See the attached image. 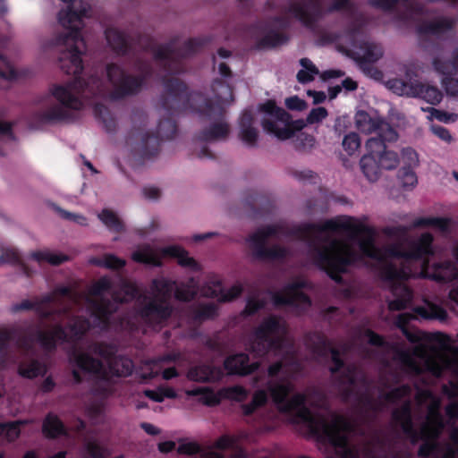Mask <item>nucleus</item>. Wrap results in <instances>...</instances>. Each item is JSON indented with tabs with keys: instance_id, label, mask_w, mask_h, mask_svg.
Here are the masks:
<instances>
[{
	"instance_id": "obj_1",
	"label": "nucleus",
	"mask_w": 458,
	"mask_h": 458,
	"mask_svg": "<svg viewBox=\"0 0 458 458\" xmlns=\"http://www.w3.org/2000/svg\"><path fill=\"white\" fill-rule=\"evenodd\" d=\"M320 233L330 241L318 251V262L331 278L339 282L338 273L345 272L348 266L359 262L361 257L373 259L381 280L392 293L393 299L387 301L390 310H403L411 302L412 293L403 284L409 277L438 282L458 279L457 268L450 262L429 267L428 261H423L419 272L411 269L422 257L434 253L433 237L429 233H423L416 242H402L383 250L375 246L376 231L368 225L367 218L350 216L327 221Z\"/></svg>"
},
{
	"instance_id": "obj_2",
	"label": "nucleus",
	"mask_w": 458,
	"mask_h": 458,
	"mask_svg": "<svg viewBox=\"0 0 458 458\" xmlns=\"http://www.w3.org/2000/svg\"><path fill=\"white\" fill-rule=\"evenodd\" d=\"M90 11L89 4L82 0L74 1L66 11L58 14L60 24L68 31L59 33L51 38L49 46L59 51L58 63L61 70L69 75H73L67 86L57 85L51 94H43L35 99V105L40 110L34 114H67L63 108L80 110L82 102L72 92L83 95H96L101 86L102 81L98 75H91L88 80L82 76V55L86 43L82 37V18L88 17Z\"/></svg>"
},
{
	"instance_id": "obj_3",
	"label": "nucleus",
	"mask_w": 458,
	"mask_h": 458,
	"mask_svg": "<svg viewBox=\"0 0 458 458\" xmlns=\"http://www.w3.org/2000/svg\"><path fill=\"white\" fill-rule=\"evenodd\" d=\"M282 369V362H276L268 367L267 374L271 379L267 384V389L260 388L254 392L251 402L242 405L243 413L250 415L264 406L269 394L279 411L296 412L299 419L307 423L312 432L327 437L335 446L340 458H368V448L360 449L352 444V424L345 418L335 414L313 416L304 406L305 396L301 394H294L289 400L286 399L293 389V384L284 379L273 380V377L278 376Z\"/></svg>"
},
{
	"instance_id": "obj_4",
	"label": "nucleus",
	"mask_w": 458,
	"mask_h": 458,
	"mask_svg": "<svg viewBox=\"0 0 458 458\" xmlns=\"http://www.w3.org/2000/svg\"><path fill=\"white\" fill-rule=\"evenodd\" d=\"M413 318L409 313H402L396 319V326L411 343L415 344L411 352L403 351L397 353L403 368L414 374L427 372L434 377H440L445 370H455L458 367V350L437 348L435 343L443 342V335L440 334L429 335L419 330H409L406 325Z\"/></svg>"
},
{
	"instance_id": "obj_5",
	"label": "nucleus",
	"mask_w": 458,
	"mask_h": 458,
	"mask_svg": "<svg viewBox=\"0 0 458 458\" xmlns=\"http://www.w3.org/2000/svg\"><path fill=\"white\" fill-rule=\"evenodd\" d=\"M416 399L420 409H426V420L420 427L418 434H413L411 420L410 403L404 400L402 409L394 411V420L399 423L403 430L411 437L412 442L419 439L425 440L420 446L419 454L433 458H458V447L449 445H438L435 444V438L443 429L444 424L438 414L440 402L428 390H420Z\"/></svg>"
},
{
	"instance_id": "obj_6",
	"label": "nucleus",
	"mask_w": 458,
	"mask_h": 458,
	"mask_svg": "<svg viewBox=\"0 0 458 458\" xmlns=\"http://www.w3.org/2000/svg\"><path fill=\"white\" fill-rule=\"evenodd\" d=\"M71 360L83 372L108 377H128L133 370L131 360L122 357H111V352L94 346L87 352H74Z\"/></svg>"
},
{
	"instance_id": "obj_7",
	"label": "nucleus",
	"mask_w": 458,
	"mask_h": 458,
	"mask_svg": "<svg viewBox=\"0 0 458 458\" xmlns=\"http://www.w3.org/2000/svg\"><path fill=\"white\" fill-rule=\"evenodd\" d=\"M158 104L168 114L187 110H195L196 114H207L205 112L211 107L210 99L200 92L191 91L183 81L174 77L163 80Z\"/></svg>"
},
{
	"instance_id": "obj_8",
	"label": "nucleus",
	"mask_w": 458,
	"mask_h": 458,
	"mask_svg": "<svg viewBox=\"0 0 458 458\" xmlns=\"http://www.w3.org/2000/svg\"><path fill=\"white\" fill-rule=\"evenodd\" d=\"M111 281L103 277L94 284L90 289L89 302L91 310L93 323L100 325L107 322V315L116 310L118 301H127L133 298L136 293V287L133 284L123 283L120 292L111 294Z\"/></svg>"
},
{
	"instance_id": "obj_9",
	"label": "nucleus",
	"mask_w": 458,
	"mask_h": 458,
	"mask_svg": "<svg viewBox=\"0 0 458 458\" xmlns=\"http://www.w3.org/2000/svg\"><path fill=\"white\" fill-rule=\"evenodd\" d=\"M140 73L137 75L128 73L120 65L114 63L106 65L107 80L112 87L109 98L119 101L133 97L141 92L148 80L153 73L151 65L148 63L138 62Z\"/></svg>"
},
{
	"instance_id": "obj_10",
	"label": "nucleus",
	"mask_w": 458,
	"mask_h": 458,
	"mask_svg": "<svg viewBox=\"0 0 458 458\" xmlns=\"http://www.w3.org/2000/svg\"><path fill=\"white\" fill-rule=\"evenodd\" d=\"M341 11H346L352 15L355 5L352 0H332L327 7L325 6L324 0H300L291 3L287 8L290 14L310 30H314L326 14Z\"/></svg>"
},
{
	"instance_id": "obj_11",
	"label": "nucleus",
	"mask_w": 458,
	"mask_h": 458,
	"mask_svg": "<svg viewBox=\"0 0 458 458\" xmlns=\"http://www.w3.org/2000/svg\"><path fill=\"white\" fill-rule=\"evenodd\" d=\"M286 333L284 321L271 317L256 329L246 344V349L256 356H263L270 351H281L286 340Z\"/></svg>"
},
{
	"instance_id": "obj_12",
	"label": "nucleus",
	"mask_w": 458,
	"mask_h": 458,
	"mask_svg": "<svg viewBox=\"0 0 458 458\" xmlns=\"http://www.w3.org/2000/svg\"><path fill=\"white\" fill-rule=\"evenodd\" d=\"M210 42L209 37L191 38L186 40L182 47H176L177 38H173L165 44L153 47V56L156 61L164 64L166 71L179 73L181 59L193 55Z\"/></svg>"
},
{
	"instance_id": "obj_13",
	"label": "nucleus",
	"mask_w": 458,
	"mask_h": 458,
	"mask_svg": "<svg viewBox=\"0 0 458 458\" xmlns=\"http://www.w3.org/2000/svg\"><path fill=\"white\" fill-rule=\"evenodd\" d=\"M174 289V283L172 281L163 277L153 280L151 288L153 300L140 310L138 314L139 318L152 327L161 325L172 313L167 301Z\"/></svg>"
},
{
	"instance_id": "obj_14",
	"label": "nucleus",
	"mask_w": 458,
	"mask_h": 458,
	"mask_svg": "<svg viewBox=\"0 0 458 458\" xmlns=\"http://www.w3.org/2000/svg\"><path fill=\"white\" fill-rule=\"evenodd\" d=\"M165 256L177 259L178 263L182 267L197 268L195 260L189 256L184 249L178 245H172L163 249H157L150 245H142L131 253V259L137 263L160 267L162 264L161 259Z\"/></svg>"
},
{
	"instance_id": "obj_15",
	"label": "nucleus",
	"mask_w": 458,
	"mask_h": 458,
	"mask_svg": "<svg viewBox=\"0 0 458 458\" xmlns=\"http://www.w3.org/2000/svg\"><path fill=\"white\" fill-rule=\"evenodd\" d=\"M89 327V322L81 318L74 319L68 327V331H64L61 327H55L53 330L44 332L38 335L39 344L51 350L58 343L64 341H74L80 338Z\"/></svg>"
},
{
	"instance_id": "obj_16",
	"label": "nucleus",
	"mask_w": 458,
	"mask_h": 458,
	"mask_svg": "<svg viewBox=\"0 0 458 458\" xmlns=\"http://www.w3.org/2000/svg\"><path fill=\"white\" fill-rule=\"evenodd\" d=\"M355 123L361 133H375L378 136L379 140L372 138L368 140L369 148L379 141H394L398 138L397 132L381 116H356Z\"/></svg>"
},
{
	"instance_id": "obj_17",
	"label": "nucleus",
	"mask_w": 458,
	"mask_h": 458,
	"mask_svg": "<svg viewBox=\"0 0 458 458\" xmlns=\"http://www.w3.org/2000/svg\"><path fill=\"white\" fill-rule=\"evenodd\" d=\"M347 55L357 62L363 72H373V75H381L380 71L372 67V64L383 56V48L380 45L362 39L356 47L347 51Z\"/></svg>"
},
{
	"instance_id": "obj_18",
	"label": "nucleus",
	"mask_w": 458,
	"mask_h": 458,
	"mask_svg": "<svg viewBox=\"0 0 458 458\" xmlns=\"http://www.w3.org/2000/svg\"><path fill=\"white\" fill-rule=\"evenodd\" d=\"M293 116H268L263 122L264 130L279 140L291 138L296 131L305 126L302 120L293 122Z\"/></svg>"
},
{
	"instance_id": "obj_19",
	"label": "nucleus",
	"mask_w": 458,
	"mask_h": 458,
	"mask_svg": "<svg viewBox=\"0 0 458 458\" xmlns=\"http://www.w3.org/2000/svg\"><path fill=\"white\" fill-rule=\"evenodd\" d=\"M276 233L275 226L258 230L249 239L250 246L256 250V256L259 258L277 259L285 255V250L280 247H275L272 250H265L263 248L267 236Z\"/></svg>"
},
{
	"instance_id": "obj_20",
	"label": "nucleus",
	"mask_w": 458,
	"mask_h": 458,
	"mask_svg": "<svg viewBox=\"0 0 458 458\" xmlns=\"http://www.w3.org/2000/svg\"><path fill=\"white\" fill-rule=\"evenodd\" d=\"M303 282H298L288 285L284 291V296L275 295L274 303L293 304L301 309H305L310 305L309 298L301 292V288L304 287Z\"/></svg>"
},
{
	"instance_id": "obj_21",
	"label": "nucleus",
	"mask_w": 458,
	"mask_h": 458,
	"mask_svg": "<svg viewBox=\"0 0 458 458\" xmlns=\"http://www.w3.org/2000/svg\"><path fill=\"white\" fill-rule=\"evenodd\" d=\"M242 291L240 284H233L231 288L224 291L218 281H212L204 285L201 289L202 295L216 298L219 301H230L239 296Z\"/></svg>"
},
{
	"instance_id": "obj_22",
	"label": "nucleus",
	"mask_w": 458,
	"mask_h": 458,
	"mask_svg": "<svg viewBox=\"0 0 458 458\" xmlns=\"http://www.w3.org/2000/svg\"><path fill=\"white\" fill-rule=\"evenodd\" d=\"M108 46L119 56H125L131 50L129 37L116 28L109 27L105 30Z\"/></svg>"
},
{
	"instance_id": "obj_23",
	"label": "nucleus",
	"mask_w": 458,
	"mask_h": 458,
	"mask_svg": "<svg viewBox=\"0 0 458 458\" xmlns=\"http://www.w3.org/2000/svg\"><path fill=\"white\" fill-rule=\"evenodd\" d=\"M259 367V362L250 364L249 356L245 353L230 356L225 360V368L229 374L246 376L257 370Z\"/></svg>"
},
{
	"instance_id": "obj_24",
	"label": "nucleus",
	"mask_w": 458,
	"mask_h": 458,
	"mask_svg": "<svg viewBox=\"0 0 458 458\" xmlns=\"http://www.w3.org/2000/svg\"><path fill=\"white\" fill-rule=\"evenodd\" d=\"M454 22L451 19L441 17L429 21H423L417 27V32L422 36H440L451 30Z\"/></svg>"
},
{
	"instance_id": "obj_25",
	"label": "nucleus",
	"mask_w": 458,
	"mask_h": 458,
	"mask_svg": "<svg viewBox=\"0 0 458 458\" xmlns=\"http://www.w3.org/2000/svg\"><path fill=\"white\" fill-rule=\"evenodd\" d=\"M288 40L289 37L285 33L270 29L262 38L256 41L255 49L264 50L276 48L286 44Z\"/></svg>"
},
{
	"instance_id": "obj_26",
	"label": "nucleus",
	"mask_w": 458,
	"mask_h": 458,
	"mask_svg": "<svg viewBox=\"0 0 458 458\" xmlns=\"http://www.w3.org/2000/svg\"><path fill=\"white\" fill-rule=\"evenodd\" d=\"M360 164L364 175L369 181H376L379 177L382 169L377 157L372 152L364 155L361 157Z\"/></svg>"
},
{
	"instance_id": "obj_27",
	"label": "nucleus",
	"mask_w": 458,
	"mask_h": 458,
	"mask_svg": "<svg viewBox=\"0 0 458 458\" xmlns=\"http://www.w3.org/2000/svg\"><path fill=\"white\" fill-rule=\"evenodd\" d=\"M415 91V98H420L431 105L438 104L443 98L442 91L436 86L416 81Z\"/></svg>"
},
{
	"instance_id": "obj_28",
	"label": "nucleus",
	"mask_w": 458,
	"mask_h": 458,
	"mask_svg": "<svg viewBox=\"0 0 458 458\" xmlns=\"http://www.w3.org/2000/svg\"><path fill=\"white\" fill-rule=\"evenodd\" d=\"M417 315L426 319L445 320L447 313L445 309L430 301H425L424 305L414 309Z\"/></svg>"
},
{
	"instance_id": "obj_29",
	"label": "nucleus",
	"mask_w": 458,
	"mask_h": 458,
	"mask_svg": "<svg viewBox=\"0 0 458 458\" xmlns=\"http://www.w3.org/2000/svg\"><path fill=\"white\" fill-rule=\"evenodd\" d=\"M433 66L442 75H454L458 70V47L454 50L451 61L435 58L433 60Z\"/></svg>"
},
{
	"instance_id": "obj_30",
	"label": "nucleus",
	"mask_w": 458,
	"mask_h": 458,
	"mask_svg": "<svg viewBox=\"0 0 458 458\" xmlns=\"http://www.w3.org/2000/svg\"><path fill=\"white\" fill-rule=\"evenodd\" d=\"M389 89L399 96H416V82L406 81L403 79H393L388 81Z\"/></svg>"
},
{
	"instance_id": "obj_31",
	"label": "nucleus",
	"mask_w": 458,
	"mask_h": 458,
	"mask_svg": "<svg viewBox=\"0 0 458 458\" xmlns=\"http://www.w3.org/2000/svg\"><path fill=\"white\" fill-rule=\"evenodd\" d=\"M186 394L188 395L197 396L199 403L208 406L216 405L220 402V397L218 396V394L206 387H199L192 390H188L186 391Z\"/></svg>"
},
{
	"instance_id": "obj_32",
	"label": "nucleus",
	"mask_w": 458,
	"mask_h": 458,
	"mask_svg": "<svg viewBox=\"0 0 458 458\" xmlns=\"http://www.w3.org/2000/svg\"><path fill=\"white\" fill-rule=\"evenodd\" d=\"M300 64L303 67V69L297 72L296 77L298 81L301 84H306L312 81L315 75L319 73L318 67L309 58H301L300 60Z\"/></svg>"
},
{
	"instance_id": "obj_33",
	"label": "nucleus",
	"mask_w": 458,
	"mask_h": 458,
	"mask_svg": "<svg viewBox=\"0 0 458 458\" xmlns=\"http://www.w3.org/2000/svg\"><path fill=\"white\" fill-rule=\"evenodd\" d=\"M14 140L11 123L0 119V155H4L11 148Z\"/></svg>"
},
{
	"instance_id": "obj_34",
	"label": "nucleus",
	"mask_w": 458,
	"mask_h": 458,
	"mask_svg": "<svg viewBox=\"0 0 458 458\" xmlns=\"http://www.w3.org/2000/svg\"><path fill=\"white\" fill-rule=\"evenodd\" d=\"M31 257L38 262L46 261L51 265L56 266L68 259V257L62 253L51 252L49 250H40L31 253Z\"/></svg>"
},
{
	"instance_id": "obj_35",
	"label": "nucleus",
	"mask_w": 458,
	"mask_h": 458,
	"mask_svg": "<svg viewBox=\"0 0 458 458\" xmlns=\"http://www.w3.org/2000/svg\"><path fill=\"white\" fill-rule=\"evenodd\" d=\"M450 225V220L445 218L439 217H429V218H419L416 219L410 228L419 227V226H433L438 229L441 232H445L448 230Z\"/></svg>"
},
{
	"instance_id": "obj_36",
	"label": "nucleus",
	"mask_w": 458,
	"mask_h": 458,
	"mask_svg": "<svg viewBox=\"0 0 458 458\" xmlns=\"http://www.w3.org/2000/svg\"><path fill=\"white\" fill-rule=\"evenodd\" d=\"M43 432L48 437H55L64 431V426L56 416L48 415L43 424Z\"/></svg>"
},
{
	"instance_id": "obj_37",
	"label": "nucleus",
	"mask_w": 458,
	"mask_h": 458,
	"mask_svg": "<svg viewBox=\"0 0 458 458\" xmlns=\"http://www.w3.org/2000/svg\"><path fill=\"white\" fill-rule=\"evenodd\" d=\"M188 377L193 381H208L216 378V373L208 366H198L188 372Z\"/></svg>"
},
{
	"instance_id": "obj_38",
	"label": "nucleus",
	"mask_w": 458,
	"mask_h": 458,
	"mask_svg": "<svg viewBox=\"0 0 458 458\" xmlns=\"http://www.w3.org/2000/svg\"><path fill=\"white\" fill-rule=\"evenodd\" d=\"M362 23L358 19H355L348 23L344 29V34L349 40L351 47H356L357 44L360 42L358 37L362 34Z\"/></svg>"
},
{
	"instance_id": "obj_39",
	"label": "nucleus",
	"mask_w": 458,
	"mask_h": 458,
	"mask_svg": "<svg viewBox=\"0 0 458 458\" xmlns=\"http://www.w3.org/2000/svg\"><path fill=\"white\" fill-rule=\"evenodd\" d=\"M241 139L248 145H253L258 138L257 131L251 125L250 117L241 121Z\"/></svg>"
},
{
	"instance_id": "obj_40",
	"label": "nucleus",
	"mask_w": 458,
	"mask_h": 458,
	"mask_svg": "<svg viewBox=\"0 0 458 458\" xmlns=\"http://www.w3.org/2000/svg\"><path fill=\"white\" fill-rule=\"evenodd\" d=\"M229 129L225 123L219 122L212 124L203 132V138L206 140H218L225 138L228 134Z\"/></svg>"
},
{
	"instance_id": "obj_41",
	"label": "nucleus",
	"mask_w": 458,
	"mask_h": 458,
	"mask_svg": "<svg viewBox=\"0 0 458 458\" xmlns=\"http://www.w3.org/2000/svg\"><path fill=\"white\" fill-rule=\"evenodd\" d=\"M98 218L110 230L120 232L123 230V224L118 216L112 211L104 209L98 214Z\"/></svg>"
},
{
	"instance_id": "obj_42",
	"label": "nucleus",
	"mask_w": 458,
	"mask_h": 458,
	"mask_svg": "<svg viewBox=\"0 0 458 458\" xmlns=\"http://www.w3.org/2000/svg\"><path fill=\"white\" fill-rule=\"evenodd\" d=\"M377 157L381 169L393 170L400 164L397 153L391 150H385Z\"/></svg>"
},
{
	"instance_id": "obj_43",
	"label": "nucleus",
	"mask_w": 458,
	"mask_h": 458,
	"mask_svg": "<svg viewBox=\"0 0 458 458\" xmlns=\"http://www.w3.org/2000/svg\"><path fill=\"white\" fill-rule=\"evenodd\" d=\"M45 367L38 361H32L29 364H21L19 367L20 376L26 378H34L45 372Z\"/></svg>"
},
{
	"instance_id": "obj_44",
	"label": "nucleus",
	"mask_w": 458,
	"mask_h": 458,
	"mask_svg": "<svg viewBox=\"0 0 458 458\" xmlns=\"http://www.w3.org/2000/svg\"><path fill=\"white\" fill-rule=\"evenodd\" d=\"M26 423V420H17L8 424H1V435H4L8 442H13L17 439L21 434L20 426Z\"/></svg>"
},
{
	"instance_id": "obj_45",
	"label": "nucleus",
	"mask_w": 458,
	"mask_h": 458,
	"mask_svg": "<svg viewBox=\"0 0 458 458\" xmlns=\"http://www.w3.org/2000/svg\"><path fill=\"white\" fill-rule=\"evenodd\" d=\"M90 263L108 268H120L125 266L124 259L111 254L106 255L103 259H91Z\"/></svg>"
},
{
	"instance_id": "obj_46",
	"label": "nucleus",
	"mask_w": 458,
	"mask_h": 458,
	"mask_svg": "<svg viewBox=\"0 0 458 458\" xmlns=\"http://www.w3.org/2000/svg\"><path fill=\"white\" fill-rule=\"evenodd\" d=\"M360 141L356 133H349L343 140V147L348 155H352L360 148Z\"/></svg>"
},
{
	"instance_id": "obj_47",
	"label": "nucleus",
	"mask_w": 458,
	"mask_h": 458,
	"mask_svg": "<svg viewBox=\"0 0 458 458\" xmlns=\"http://www.w3.org/2000/svg\"><path fill=\"white\" fill-rule=\"evenodd\" d=\"M402 161L404 164V167H415L419 165V155L411 148H404L402 149Z\"/></svg>"
},
{
	"instance_id": "obj_48",
	"label": "nucleus",
	"mask_w": 458,
	"mask_h": 458,
	"mask_svg": "<svg viewBox=\"0 0 458 458\" xmlns=\"http://www.w3.org/2000/svg\"><path fill=\"white\" fill-rule=\"evenodd\" d=\"M0 77L12 81L17 78L16 71L11 65L8 59L0 55Z\"/></svg>"
},
{
	"instance_id": "obj_49",
	"label": "nucleus",
	"mask_w": 458,
	"mask_h": 458,
	"mask_svg": "<svg viewBox=\"0 0 458 458\" xmlns=\"http://www.w3.org/2000/svg\"><path fill=\"white\" fill-rule=\"evenodd\" d=\"M368 4L374 8L391 12L398 4L403 6V0H368Z\"/></svg>"
},
{
	"instance_id": "obj_50",
	"label": "nucleus",
	"mask_w": 458,
	"mask_h": 458,
	"mask_svg": "<svg viewBox=\"0 0 458 458\" xmlns=\"http://www.w3.org/2000/svg\"><path fill=\"white\" fill-rule=\"evenodd\" d=\"M398 178L404 188L413 187L417 183V176L409 167H403L399 172Z\"/></svg>"
},
{
	"instance_id": "obj_51",
	"label": "nucleus",
	"mask_w": 458,
	"mask_h": 458,
	"mask_svg": "<svg viewBox=\"0 0 458 458\" xmlns=\"http://www.w3.org/2000/svg\"><path fill=\"white\" fill-rule=\"evenodd\" d=\"M196 294V285H183L177 287L175 290V297L180 301H190Z\"/></svg>"
},
{
	"instance_id": "obj_52",
	"label": "nucleus",
	"mask_w": 458,
	"mask_h": 458,
	"mask_svg": "<svg viewBox=\"0 0 458 458\" xmlns=\"http://www.w3.org/2000/svg\"><path fill=\"white\" fill-rule=\"evenodd\" d=\"M442 85L447 95L458 97V79L453 75H443Z\"/></svg>"
},
{
	"instance_id": "obj_53",
	"label": "nucleus",
	"mask_w": 458,
	"mask_h": 458,
	"mask_svg": "<svg viewBox=\"0 0 458 458\" xmlns=\"http://www.w3.org/2000/svg\"><path fill=\"white\" fill-rule=\"evenodd\" d=\"M285 106L292 111L302 112L307 109L308 104L298 96H292L285 99Z\"/></svg>"
},
{
	"instance_id": "obj_54",
	"label": "nucleus",
	"mask_w": 458,
	"mask_h": 458,
	"mask_svg": "<svg viewBox=\"0 0 458 458\" xmlns=\"http://www.w3.org/2000/svg\"><path fill=\"white\" fill-rule=\"evenodd\" d=\"M260 110L264 114H289L284 108L279 107L274 100H267L261 105Z\"/></svg>"
},
{
	"instance_id": "obj_55",
	"label": "nucleus",
	"mask_w": 458,
	"mask_h": 458,
	"mask_svg": "<svg viewBox=\"0 0 458 458\" xmlns=\"http://www.w3.org/2000/svg\"><path fill=\"white\" fill-rule=\"evenodd\" d=\"M410 387L403 386L399 388L394 389L391 392L387 393L385 396V399L387 402H396L399 399L406 397L410 394Z\"/></svg>"
},
{
	"instance_id": "obj_56",
	"label": "nucleus",
	"mask_w": 458,
	"mask_h": 458,
	"mask_svg": "<svg viewBox=\"0 0 458 458\" xmlns=\"http://www.w3.org/2000/svg\"><path fill=\"white\" fill-rule=\"evenodd\" d=\"M237 442L238 437L225 435L216 440L215 446L219 449L236 448Z\"/></svg>"
},
{
	"instance_id": "obj_57",
	"label": "nucleus",
	"mask_w": 458,
	"mask_h": 458,
	"mask_svg": "<svg viewBox=\"0 0 458 458\" xmlns=\"http://www.w3.org/2000/svg\"><path fill=\"white\" fill-rule=\"evenodd\" d=\"M85 450L88 454L92 458H103L105 455L104 450L98 445L95 440H88L85 443Z\"/></svg>"
},
{
	"instance_id": "obj_58",
	"label": "nucleus",
	"mask_w": 458,
	"mask_h": 458,
	"mask_svg": "<svg viewBox=\"0 0 458 458\" xmlns=\"http://www.w3.org/2000/svg\"><path fill=\"white\" fill-rule=\"evenodd\" d=\"M226 394L229 398L239 402L244 401L248 397V391L240 386L228 388Z\"/></svg>"
},
{
	"instance_id": "obj_59",
	"label": "nucleus",
	"mask_w": 458,
	"mask_h": 458,
	"mask_svg": "<svg viewBox=\"0 0 458 458\" xmlns=\"http://www.w3.org/2000/svg\"><path fill=\"white\" fill-rule=\"evenodd\" d=\"M166 360H169V358L165 357V358H162L157 360H151V361L147 362L145 364V368L149 369L150 372L149 373L144 372V375H143L144 377H153L158 375L161 370L160 364L162 362L165 361Z\"/></svg>"
},
{
	"instance_id": "obj_60",
	"label": "nucleus",
	"mask_w": 458,
	"mask_h": 458,
	"mask_svg": "<svg viewBox=\"0 0 458 458\" xmlns=\"http://www.w3.org/2000/svg\"><path fill=\"white\" fill-rule=\"evenodd\" d=\"M348 374L345 376L344 379H343V383H348L351 386H356L358 381L362 380V377L359 372L356 371L355 368H348Z\"/></svg>"
},
{
	"instance_id": "obj_61",
	"label": "nucleus",
	"mask_w": 458,
	"mask_h": 458,
	"mask_svg": "<svg viewBox=\"0 0 458 458\" xmlns=\"http://www.w3.org/2000/svg\"><path fill=\"white\" fill-rule=\"evenodd\" d=\"M263 305L264 303L259 301L257 298H250L247 301L243 313L246 315H251L263 307Z\"/></svg>"
},
{
	"instance_id": "obj_62",
	"label": "nucleus",
	"mask_w": 458,
	"mask_h": 458,
	"mask_svg": "<svg viewBox=\"0 0 458 458\" xmlns=\"http://www.w3.org/2000/svg\"><path fill=\"white\" fill-rule=\"evenodd\" d=\"M0 260L4 263H16L19 259V253L13 249L5 250L0 256Z\"/></svg>"
},
{
	"instance_id": "obj_63",
	"label": "nucleus",
	"mask_w": 458,
	"mask_h": 458,
	"mask_svg": "<svg viewBox=\"0 0 458 458\" xmlns=\"http://www.w3.org/2000/svg\"><path fill=\"white\" fill-rule=\"evenodd\" d=\"M430 130L435 135H437L441 140L447 142H450L452 140V136L445 128L439 125H431Z\"/></svg>"
},
{
	"instance_id": "obj_64",
	"label": "nucleus",
	"mask_w": 458,
	"mask_h": 458,
	"mask_svg": "<svg viewBox=\"0 0 458 458\" xmlns=\"http://www.w3.org/2000/svg\"><path fill=\"white\" fill-rule=\"evenodd\" d=\"M199 451V446L194 442H188L179 445L178 452L184 454H193Z\"/></svg>"
}]
</instances>
